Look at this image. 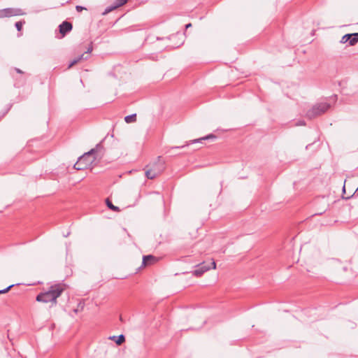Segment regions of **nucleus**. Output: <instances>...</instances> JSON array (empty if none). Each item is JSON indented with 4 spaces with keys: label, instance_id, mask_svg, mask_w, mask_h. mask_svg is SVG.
<instances>
[{
    "label": "nucleus",
    "instance_id": "3",
    "mask_svg": "<svg viewBox=\"0 0 358 358\" xmlns=\"http://www.w3.org/2000/svg\"><path fill=\"white\" fill-rule=\"evenodd\" d=\"M149 166H147V169L145 171V176L148 179H154L159 175H160L165 169L164 162L161 161L160 157L158 158L157 162L154 163L152 165L148 168Z\"/></svg>",
    "mask_w": 358,
    "mask_h": 358
},
{
    "label": "nucleus",
    "instance_id": "18",
    "mask_svg": "<svg viewBox=\"0 0 358 358\" xmlns=\"http://www.w3.org/2000/svg\"><path fill=\"white\" fill-rule=\"evenodd\" d=\"M24 23H25V22H24V21H19V22H17L15 23V27H16V29H17V31H21V29H22V26H23V24H24Z\"/></svg>",
    "mask_w": 358,
    "mask_h": 358
},
{
    "label": "nucleus",
    "instance_id": "8",
    "mask_svg": "<svg viewBox=\"0 0 358 358\" xmlns=\"http://www.w3.org/2000/svg\"><path fill=\"white\" fill-rule=\"evenodd\" d=\"M59 27L60 34L64 36L67 33L72 30L73 26L71 22L64 21L59 26Z\"/></svg>",
    "mask_w": 358,
    "mask_h": 358
},
{
    "label": "nucleus",
    "instance_id": "25",
    "mask_svg": "<svg viewBox=\"0 0 358 358\" xmlns=\"http://www.w3.org/2000/svg\"><path fill=\"white\" fill-rule=\"evenodd\" d=\"M190 27H192V24L191 23H189V24H186V26H185L186 29H187V28H189Z\"/></svg>",
    "mask_w": 358,
    "mask_h": 358
},
{
    "label": "nucleus",
    "instance_id": "1",
    "mask_svg": "<svg viewBox=\"0 0 358 358\" xmlns=\"http://www.w3.org/2000/svg\"><path fill=\"white\" fill-rule=\"evenodd\" d=\"M64 290L63 285L60 284L52 285L48 291L38 294L36 301L43 303L51 302L53 304H56L57 299L62 294Z\"/></svg>",
    "mask_w": 358,
    "mask_h": 358
},
{
    "label": "nucleus",
    "instance_id": "6",
    "mask_svg": "<svg viewBox=\"0 0 358 358\" xmlns=\"http://www.w3.org/2000/svg\"><path fill=\"white\" fill-rule=\"evenodd\" d=\"M210 265H211V266H207L204 265L203 264H202L201 265L199 266L198 268L195 269L193 271V275L196 276V277H200L205 272L209 271L210 268H213V269H215L216 268V263H215V262L213 259H212Z\"/></svg>",
    "mask_w": 358,
    "mask_h": 358
},
{
    "label": "nucleus",
    "instance_id": "12",
    "mask_svg": "<svg viewBox=\"0 0 358 358\" xmlns=\"http://www.w3.org/2000/svg\"><path fill=\"white\" fill-rule=\"evenodd\" d=\"M110 339L115 341V342L117 344V345H121L124 341H125V338H124V335H120L119 336L116 337L115 336H112L110 338Z\"/></svg>",
    "mask_w": 358,
    "mask_h": 358
},
{
    "label": "nucleus",
    "instance_id": "28",
    "mask_svg": "<svg viewBox=\"0 0 358 358\" xmlns=\"http://www.w3.org/2000/svg\"><path fill=\"white\" fill-rule=\"evenodd\" d=\"M184 148V145H182L181 147H173L172 148Z\"/></svg>",
    "mask_w": 358,
    "mask_h": 358
},
{
    "label": "nucleus",
    "instance_id": "7",
    "mask_svg": "<svg viewBox=\"0 0 358 358\" xmlns=\"http://www.w3.org/2000/svg\"><path fill=\"white\" fill-rule=\"evenodd\" d=\"M315 203L316 204L322 206L321 208H318V212L315 213V215H322L328 209V201L324 196L317 199Z\"/></svg>",
    "mask_w": 358,
    "mask_h": 358
},
{
    "label": "nucleus",
    "instance_id": "27",
    "mask_svg": "<svg viewBox=\"0 0 358 358\" xmlns=\"http://www.w3.org/2000/svg\"><path fill=\"white\" fill-rule=\"evenodd\" d=\"M304 124H304V122H300L299 124H297V125H304Z\"/></svg>",
    "mask_w": 358,
    "mask_h": 358
},
{
    "label": "nucleus",
    "instance_id": "4",
    "mask_svg": "<svg viewBox=\"0 0 358 358\" xmlns=\"http://www.w3.org/2000/svg\"><path fill=\"white\" fill-rule=\"evenodd\" d=\"M334 102L335 96L324 99L313 106V112H326L331 108Z\"/></svg>",
    "mask_w": 358,
    "mask_h": 358
},
{
    "label": "nucleus",
    "instance_id": "23",
    "mask_svg": "<svg viewBox=\"0 0 358 358\" xmlns=\"http://www.w3.org/2000/svg\"><path fill=\"white\" fill-rule=\"evenodd\" d=\"M87 59V57H84V55H82L79 56L78 57H77L76 59H75L74 60L77 61V63H78L81 59Z\"/></svg>",
    "mask_w": 358,
    "mask_h": 358
},
{
    "label": "nucleus",
    "instance_id": "9",
    "mask_svg": "<svg viewBox=\"0 0 358 358\" xmlns=\"http://www.w3.org/2000/svg\"><path fill=\"white\" fill-rule=\"evenodd\" d=\"M157 262V258L153 255H146L143 257V265L148 266L154 264Z\"/></svg>",
    "mask_w": 358,
    "mask_h": 358
},
{
    "label": "nucleus",
    "instance_id": "31",
    "mask_svg": "<svg viewBox=\"0 0 358 358\" xmlns=\"http://www.w3.org/2000/svg\"><path fill=\"white\" fill-rule=\"evenodd\" d=\"M357 24H358V22H357Z\"/></svg>",
    "mask_w": 358,
    "mask_h": 358
},
{
    "label": "nucleus",
    "instance_id": "24",
    "mask_svg": "<svg viewBox=\"0 0 358 358\" xmlns=\"http://www.w3.org/2000/svg\"><path fill=\"white\" fill-rule=\"evenodd\" d=\"M77 64V61H75L74 59L69 64L68 69L71 68L73 65Z\"/></svg>",
    "mask_w": 358,
    "mask_h": 358
},
{
    "label": "nucleus",
    "instance_id": "30",
    "mask_svg": "<svg viewBox=\"0 0 358 358\" xmlns=\"http://www.w3.org/2000/svg\"><path fill=\"white\" fill-rule=\"evenodd\" d=\"M343 192H345V186L343 187Z\"/></svg>",
    "mask_w": 358,
    "mask_h": 358
},
{
    "label": "nucleus",
    "instance_id": "2",
    "mask_svg": "<svg viewBox=\"0 0 358 358\" xmlns=\"http://www.w3.org/2000/svg\"><path fill=\"white\" fill-rule=\"evenodd\" d=\"M95 149H92L80 157L73 167L76 170H85L92 167L96 160Z\"/></svg>",
    "mask_w": 358,
    "mask_h": 358
},
{
    "label": "nucleus",
    "instance_id": "10",
    "mask_svg": "<svg viewBox=\"0 0 358 358\" xmlns=\"http://www.w3.org/2000/svg\"><path fill=\"white\" fill-rule=\"evenodd\" d=\"M350 35H352V36H350L349 39V45L353 46L358 42V33L350 34Z\"/></svg>",
    "mask_w": 358,
    "mask_h": 358
},
{
    "label": "nucleus",
    "instance_id": "29",
    "mask_svg": "<svg viewBox=\"0 0 358 358\" xmlns=\"http://www.w3.org/2000/svg\"><path fill=\"white\" fill-rule=\"evenodd\" d=\"M16 71H17V73H22V71L20 69H17Z\"/></svg>",
    "mask_w": 358,
    "mask_h": 358
},
{
    "label": "nucleus",
    "instance_id": "21",
    "mask_svg": "<svg viewBox=\"0 0 358 358\" xmlns=\"http://www.w3.org/2000/svg\"><path fill=\"white\" fill-rule=\"evenodd\" d=\"M76 10L78 11V12H81L84 10H87V8L85 7H83V6H76Z\"/></svg>",
    "mask_w": 358,
    "mask_h": 358
},
{
    "label": "nucleus",
    "instance_id": "11",
    "mask_svg": "<svg viewBox=\"0 0 358 358\" xmlns=\"http://www.w3.org/2000/svg\"><path fill=\"white\" fill-rule=\"evenodd\" d=\"M216 138V136L213 134H208L206 136H203V137H201L199 139H195V140H193L192 141V143H198V142H201L202 141H204V140H208V139H215Z\"/></svg>",
    "mask_w": 358,
    "mask_h": 358
},
{
    "label": "nucleus",
    "instance_id": "15",
    "mask_svg": "<svg viewBox=\"0 0 358 358\" xmlns=\"http://www.w3.org/2000/svg\"><path fill=\"white\" fill-rule=\"evenodd\" d=\"M128 0H115L114 2L115 8H117L127 3Z\"/></svg>",
    "mask_w": 358,
    "mask_h": 358
},
{
    "label": "nucleus",
    "instance_id": "17",
    "mask_svg": "<svg viewBox=\"0 0 358 358\" xmlns=\"http://www.w3.org/2000/svg\"><path fill=\"white\" fill-rule=\"evenodd\" d=\"M116 9V8H115V5L113 4V6H108L107 7L104 12L103 13V15H106L108 13H109L110 12L113 11V10Z\"/></svg>",
    "mask_w": 358,
    "mask_h": 358
},
{
    "label": "nucleus",
    "instance_id": "20",
    "mask_svg": "<svg viewBox=\"0 0 358 358\" xmlns=\"http://www.w3.org/2000/svg\"><path fill=\"white\" fill-rule=\"evenodd\" d=\"M13 286V285H11L7 287L6 288H5L3 289H1L0 290V294H4V293L8 292Z\"/></svg>",
    "mask_w": 358,
    "mask_h": 358
},
{
    "label": "nucleus",
    "instance_id": "22",
    "mask_svg": "<svg viewBox=\"0 0 358 358\" xmlns=\"http://www.w3.org/2000/svg\"><path fill=\"white\" fill-rule=\"evenodd\" d=\"M93 50V47H92V43H90V45L89 46V48H87V51L85 52V53H87V54H90L91 53V52Z\"/></svg>",
    "mask_w": 358,
    "mask_h": 358
},
{
    "label": "nucleus",
    "instance_id": "26",
    "mask_svg": "<svg viewBox=\"0 0 358 358\" xmlns=\"http://www.w3.org/2000/svg\"><path fill=\"white\" fill-rule=\"evenodd\" d=\"M317 114L318 113H312V115L310 117L311 118L312 117H315Z\"/></svg>",
    "mask_w": 358,
    "mask_h": 358
},
{
    "label": "nucleus",
    "instance_id": "14",
    "mask_svg": "<svg viewBox=\"0 0 358 358\" xmlns=\"http://www.w3.org/2000/svg\"><path fill=\"white\" fill-rule=\"evenodd\" d=\"M124 120L127 123H131L136 121V113H132L131 115H127L124 117Z\"/></svg>",
    "mask_w": 358,
    "mask_h": 358
},
{
    "label": "nucleus",
    "instance_id": "16",
    "mask_svg": "<svg viewBox=\"0 0 358 358\" xmlns=\"http://www.w3.org/2000/svg\"><path fill=\"white\" fill-rule=\"evenodd\" d=\"M350 36H352V35H350V34H345L342 38H341V43H347L348 41L349 42V39L350 38Z\"/></svg>",
    "mask_w": 358,
    "mask_h": 358
},
{
    "label": "nucleus",
    "instance_id": "19",
    "mask_svg": "<svg viewBox=\"0 0 358 358\" xmlns=\"http://www.w3.org/2000/svg\"><path fill=\"white\" fill-rule=\"evenodd\" d=\"M101 143H102V141L100 142L99 143H98L96 145V147L94 148V149H95V152H99L103 149V146H102Z\"/></svg>",
    "mask_w": 358,
    "mask_h": 358
},
{
    "label": "nucleus",
    "instance_id": "13",
    "mask_svg": "<svg viewBox=\"0 0 358 358\" xmlns=\"http://www.w3.org/2000/svg\"><path fill=\"white\" fill-rule=\"evenodd\" d=\"M106 203L107 206L108 207V208H110V210H113L115 212H120V208L117 207V206H114L112 203V202L110 201L109 199H106Z\"/></svg>",
    "mask_w": 358,
    "mask_h": 358
},
{
    "label": "nucleus",
    "instance_id": "5",
    "mask_svg": "<svg viewBox=\"0 0 358 358\" xmlns=\"http://www.w3.org/2000/svg\"><path fill=\"white\" fill-rule=\"evenodd\" d=\"M25 15V12L19 8H7L0 10V18L10 17Z\"/></svg>",
    "mask_w": 358,
    "mask_h": 358
}]
</instances>
